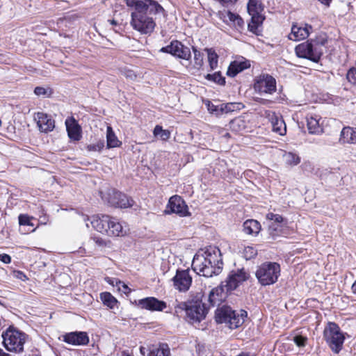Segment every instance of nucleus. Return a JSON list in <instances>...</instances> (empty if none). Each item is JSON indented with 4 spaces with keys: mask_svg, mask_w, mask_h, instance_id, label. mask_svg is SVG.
Listing matches in <instances>:
<instances>
[{
    "mask_svg": "<svg viewBox=\"0 0 356 356\" xmlns=\"http://www.w3.org/2000/svg\"><path fill=\"white\" fill-rule=\"evenodd\" d=\"M132 9L130 22L132 28L141 34H150L156 23L154 16L163 12V7L154 0H125Z\"/></svg>",
    "mask_w": 356,
    "mask_h": 356,
    "instance_id": "f257e3e1",
    "label": "nucleus"
},
{
    "mask_svg": "<svg viewBox=\"0 0 356 356\" xmlns=\"http://www.w3.org/2000/svg\"><path fill=\"white\" fill-rule=\"evenodd\" d=\"M111 217L108 215H96L92 217L90 223L92 227L100 233H107Z\"/></svg>",
    "mask_w": 356,
    "mask_h": 356,
    "instance_id": "a211bd4d",
    "label": "nucleus"
},
{
    "mask_svg": "<svg viewBox=\"0 0 356 356\" xmlns=\"http://www.w3.org/2000/svg\"><path fill=\"white\" fill-rule=\"evenodd\" d=\"M254 89L259 94L272 95L276 91V80L270 74H261L255 77Z\"/></svg>",
    "mask_w": 356,
    "mask_h": 356,
    "instance_id": "1a4fd4ad",
    "label": "nucleus"
},
{
    "mask_svg": "<svg viewBox=\"0 0 356 356\" xmlns=\"http://www.w3.org/2000/svg\"><path fill=\"white\" fill-rule=\"evenodd\" d=\"M34 93L37 96H42V97H49L52 92L51 90L49 88H44L43 87L38 86L34 90Z\"/></svg>",
    "mask_w": 356,
    "mask_h": 356,
    "instance_id": "ea45409f",
    "label": "nucleus"
},
{
    "mask_svg": "<svg viewBox=\"0 0 356 356\" xmlns=\"http://www.w3.org/2000/svg\"><path fill=\"white\" fill-rule=\"evenodd\" d=\"M218 56L214 51L209 50L208 51V61L211 70H215L218 67Z\"/></svg>",
    "mask_w": 356,
    "mask_h": 356,
    "instance_id": "4c0bfd02",
    "label": "nucleus"
},
{
    "mask_svg": "<svg viewBox=\"0 0 356 356\" xmlns=\"http://www.w3.org/2000/svg\"><path fill=\"white\" fill-rule=\"evenodd\" d=\"M270 122L273 127V131L280 136H284L286 133V126L284 121V120L282 118V117H280L275 113H273L270 116Z\"/></svg>",
    "mask_w": 356,
    "mask_h": 356,
    "instance_id": "b1692460",
    "label": "nucleus"
},
{
    "mask_svg": "<svg viewBox=\"0 0 356 356\" xmlns=\"http://www.w3.org/2000/svg\"><path fill=\"white\" fill-rule=\"evenodd\" d=\"M261 229L260 223L253 219L247 220L243 223V231L247 234L256 236Z\"/></svg>",
    "mask_w": 356,
    "mask_h": 356,
    "instance_id": "393cba45",
    "label": "nucleus"
},
{
    "mask_svg": "<svg viewBox=\"0 0 356 356\" xmlns=\"http://www.w3.org/2000/svg\"><path fill=\"white\" fill-rule=\"evenodd\" d=\"M148 356H170V350L167 343H160L159 346H152Z\"/></svg>",
    "mask_w": 356,
    "mask_h": 356,
    "instance_id": "a878e982",
    "label": "nucleus"
},
{
    "mask_svg": "<svg viewBox=\"0 0 356 356\" xmlns=\"http://www.w3.org/2000/svg\"><path fill=\"white\" fill-rule=\"evenodd\" d=\"M194 54V65L196 68H200L203 65L204 54L198 51L195 47H192Z\"/></svg>",
    "mask_w": 356,
    "mask_h": 356,
    "instance_id": "c9c22d12",
    "label": "nucleus"
},
{
    "mask_svg": "<svg viewBox=\"0 0 356 356\" xmlns=\"http://www.w3.org/2000/svg\"><path fill=\"white\" fill-rule=\"evenodd\" d=\"M0 261L4 264H10L11 262V257L7 254H1Z\"/></svg>",
    "mask_w": 356,
    "mask_h": 356,
    "instance_id": "3c124183",
    "label": "nucleus"
},
{
    "mask_svg": "<svg viewBox=\"0 0 356 356\" xmlns=\"http://www.w3.org/2000/svg\"><path fill=\"white\" fill-rule=\"evenodd\" d=\"M250 15L251 22L248 24V30L255 33L259 26L263 23L265 18L261 13Z\"/></svg>",
    "mask_w": 356,
    "mask_h": 356,
    "instance_id": "c756f323",
    "label": "nucleus"
},
{
    "mask_svg": "<svg viewBox=\"0 0 356 356\" xmlns=\"http://www.w3.org/2000/svg\"><path fill=\"white\" fill-rule=\"evenodd\" d=\"M35 120L37 122L38 127L42 132L48 133L55 127V121L52 118L43 112H38L34 116Z\"/></svg>",
    "mask_w": 356,
    "mask_h": 356,
    "instance_id": "2eb2a0df",
    "label": "nucleus"
},
{
    "mask_svg": "<svg viewBox=\"0 0 356 356\" xmlns=\"http://www.w3.org/2000/svg\"><path fill=\"white\" fill-rule=\"evenodd\" d=\"M164 212L166 214L176 213L181 217L190 215L188 206L185 201L179 195H173L169 199Z\"/></svg>",
    "mask_w": 356,
    "mask_h": 356,
    "instance_id": "9b49d317",
    "label": "nucleus"
},
{
    "mask_svg": "<svg viewBox=\"0 0 356 356\" xmlns=\"http://www.w3.org/2000/svg\"><path fill=\"white\" fill-rule=\"evenodd\" d=\"M13 274H14V276L17 278V279H19L21 280H24L26 279V276L25 275V274L22 272V271H19V270H15L13 272Z\"/></svg>",
    "mask_w": 356,
    "mask_h": 356,
    "instance_id": "603ef678",
    "label": "nucleus"
},
{
    "mask_svg": "<svg viewBox=\"0 0 356 356\" xmlns=\"http://www.w3.org/2000/svg\"><path fill=\"white\" fill-rule=\"evenodd\" d=\"M96 243H98L99 245H103L104 244V241L102 238H97L96 239Z\"/></svg>",
    "mask_w": 356,
    "mask_h": 356,
    "instance_id": "e2e57ef3",
    "label": "nucleus"
},
{
    "mask_svg": "<svg viewBox=\"0 0 356 356\" xmlns=\"http://www.w3.org/2000/svg\"><path fill=\"white\" fill-rule=\"evenodd\" d=\"M63 341L73 346H85L89 343V337L85 332H72L63 336Z\"/></svg>",
    "mask_w": 356,
    "mask_h": 356,
    "instance_id": "f3484780",
    "label": "nucleus"
},
{
    "mask_svg": "<svg viewBox=\"0 0 356 356\" xmlns=\"http://www.w3.org/2000/svg\"><path fill=\"white\" fill-rule=\"evenodd\" d=\"M257 254V250L252 246H247L243 252V257L246 260H250L254 258Z\"/></svg>",
    "mask_w": 356,
    "mask_h": 356,
    "instance_id": "e433bc0d",
    "label": "nucleus"
},
{
    "mask_svg": "<svg viewBox=\"0 0 356 356\" xmlns=\"http://www.w3.org/2000/svg\"><path fill=\"white\" fill-rule=\"evenodd\" d=\"M221 253L217 248H210L202 253L196 254L193 259L192 267L198 275L211 277L218 275L222 268Z\"/></svg>",
    "mask_w": 356,
    "mask_h": 356,
    "instance_id": "f03ea898",
    "label": "nucleus"
},
{
    "mask_svg": "<svg viewBox=\"0 0 356 356\" xmlns=\"http://www.w3.org/2000/svg\"><path fill=\"white\" fill-rule=\"evenodd\" d=\"M207 106H208V110L210 113H215L217 115H220V104L216 106V105L209 102Z\"/></svg>",
    "mask_w": 356,
    "mask_h": 356,
    "instance_id": "de8ad7c7",
    "label": "nucleus"
},
{
    "mask_svg": "<svg viewBox=\"0 0 356 356\" xmlns=\"http://www.w3.org/2000/svg\"><path fill=\"white\" fill-rule=\"evenodd\" d=\"M263 10V7L257 0H249L248 3V11L250 15H255L261 13Z\"/></svg>",
    "mask_w": 356,
    "mask_h": 356,
    "instance_id": "72a5a7b5",
    "label": "nucleus"
},
{
    "mask_svg": "<svg viewBox=\"0 0 356 356\" xmlns=\"http://www.w3.org/2000/svg\"><path fill=\"white\" fill-rule=\"evenodd\" d=\"M205 78L209 81L215 82L221 86L225 84V78L221 75L220 72H215L213 74H207Z\"/></svg>",
    "mask_w": 356,
    "mask_h": 356,
    "instance_id": "f704fd0d",
    "label": "nucleus"
},
{
    "mask_svg": "<svg viewBox=\"0 0 356 356\" xmlns=\"http://www.w3.org/2000/svg\"><path fill=\"white\" fill-rule=\"evenodd\" d=\"M275 213H268L266 214V218L270 220H273Z\"/></svg>",
    "mask_w": 356,
    "mask_h": 356,
    "instance_id": "bf43d9fd",
    "label": "nucleus"
},
{
    "mask_svg": "<svg viewBox=\"0 0 356 356\" xmlns=\"http://www.w3.org/2000/svg\"><path fill=\"white\" fill-rule=\"evenodd\" d=\"M100 299L104 305L110 309H113L118 303L117 299L109 292H102L100 293Z\"/></svg>",
    "mask_w": 356,
    "mask_h": 356,
    "instance_id": "7c9ffc66",
    "label": "nucleus"
},
{
    "mask_svg": "<svg viewBox=\"0 0 356 356\" xmlns=\"http://www.w3.org/2000/svg\"><path fill=\"white\" fill-rule=\"evenodd\" d=\"M27 335L17 330L13 326H10L2 333L3 344L5 348L10 352L16 353L24 350V345Z\"/></svg>",
    "mask_w": 356,
    "mask_h": 356,
    "instance_id": "0eeeda50",
    "label": "nucleus"
},
{
    "mask_svg": "<svg viewBox=\"0 0 356 356\" xmlns=\"http://www.w3.org/2000/svg\"><path fill=\"white\" fill-rule=\"evenodd\" d=\"M339 143L341 144H356V128L343 127L340 134Z\"/></svg>",
    "mask_w": 356,
    "mask_h": 356,
    "instance_id": "412c9836",
    "label": "nucleus"
},
{
    "mask_svg": "<svg viewBox=\"0 0 356 356\" xmlns=\"http://www.w3.org/2000/svg\"><path fill=\"white\" fill-rule=\"evenodd\" d=\"M351 289H352V291L354 294H356V280L355 281V282L352 285V287H351Z\"/></svg>",
    "mask_w": 356,
    "mask_h": 356,
    "instance_id": "052dcab7",
    "label": "nucleus"
},
{
    "mask_svg": "<svg viewBox=\"0 0 356 356\" xmlns=\"http://www.w3.org/2000/svg\"><path fill=\"white\" fill-rule=\"evenodd\" d=\"M229 26H233L236 29H242L244 26L243 19L236 13H229Z\"/></svg>",
    "mask_w": 356,
    "mask_h": 356,
    "instance_id": "2f4dec72",
    "label": "nucleus"
},
{
    "mask_svg": "<svg viewBox=\"0 0 356 356\" xmlns=\"http://www.w3.org/2000/svg\"><path fill=\"white\" fill-rule=\"evenodd\" d=\"M229 13H232L231 11H219L217 13L218 17L223 21L227 24H229Z\"/></svg>",
    "mask_w": 356,
    "mask_h": 356,
    "instance_id": "49530a36",
    "label": "nucleus"
},
{
    "mask_svg": "<svg viewBox=\"0 0 356 356\" xmlns=\"http://www.w3.org/2000/svg\"><path fill=\"white\" fill-rule=\"evenodd\" d=\"M134 200L127 195L119 192L113 191L109 194L108 203L113 207L120 208L131 207L134 204Z\"/></svg>",
    "mask_w": 356,
    "mask_h": 356,
    "instance_id": "4468645a",
    "label": "nucleus"
},
{
    "mask_svg": "<svg viewBox=\"0 0 356 356\" xmlns=\"http://www.w3.org/2000/svg\"><path fill=\"white\" fill-rule=\"evenodd\" d=\"M346 79L353 85H356V67H350L347 74Z\"/></svg>",
    "mask_w": 356,
    "mask_h": 356,
    "instance_id": "a19ab883",
    "label": "nucleus"
},
{
    "mask_svg": "<svg viewBox=\"0 0 356 356\" xmlns=\"http://www.w3.org/2000/svg\"><path fill=\"white\" fill-rule=\"evenodd\" d=\"M243 120H241V119H235L234 120L232 121L231 124H232V126L234 127H235L236 125H238L239 126L241 123H243Z\"/></svg>",
    "mask_w": 356,
    "mask_h": 356,
    "instance_id": "6e6d98bb",
    "label": "nucleus"
},
{
    "mask_svg": "<svg viewBox=\"0 0 356 356\" xmlns=\"http://www.w3.org/2000/svg\"><path fill=\"white\" fill-rule=\"evenodd\" d=\"M307 122L309 134H318L322 132V128L319 124V119L317 117L310 116L307 118Z\"/></svg>",
    "mask_w": 356,
    "mask_h": 356,
    "instance_id": "cd10ccee",
    "label": "nucleus"
},
{
    "mask_svg": "<svg viewBox=\"0 0 356 356\" xmlns=\"http://www.w3.org/2000/svg\"><path fill=\"white\" fill-rule=\"evenodd\" d=\"M19 224L20 225H24V226H31V227H33V224L31 222V218L27 216V215H24V214H20L19 216Z\"/></svg>",
    "mask_w": 356,
    "mask_h": 356,
    "instance_id": "79ce46f5",
    "label": "nucleus"
},
{
    "mask_svg": "<svg viewBox=\"0 0 356 356\" xmlns=\"http://www.w3.org/2000/svg\"><path fill=\"white\" fill-rule=\"evenodd\" d=\"M138 305L142 309L159 312H161L167 307L165 302L159 300L154 297H147L139 300Z\"/></svg>",
    "mask_w": 356,
    "mask_h": 356,
    "instance_id": "dca6fc26",
    "label": "nucleus"
},
{
    "mask_svg": "<svg viewBox=\"0 0 356 356\" xmlns=\"http://www.w3.org/2000/svg\"><path fill=\"white\" fill-rule=\"evenodd\" d=\"M160 51L170 54L176 58L186 60H189L191 58L190 48L178 40H172L170 44L162 47Z\"/></svg>",
    "mask_w": 356,
    "mask_h": 356,
    "instance_id": "9d476101",
    "label": "nucleus"
},
{
    "mask_svg": "<svg viewBox=\"0 0 356 356\" xmlns=\"http://www.w3.org/2000/svg\"><path fill=\"white\" fill-rule=\"evenodd\" d=\"M116 281V286L118 287L120 291H122L124 293H129L131 291V289L122 282L120 280Z\"/></svg>",
    "mask_w": 356,
    "mask_h": 356,
    "instance_id": "09e8293b",
    "label": "nucleus"
},
{
    "mask_svg": "<svg viewBox=\"0 0 356 356\" xmlns=\"http://www.w3.org/2000/svg\"><path fill=\"white\" fill-rule=\"evenodd\" d=\"M327 42V40L325 37H316L315 39L308 40L297 45L295 51L299 58L318 63L323 54Z\"/></svg>",
    "mask_w": 356,
    "mask_h": 356,
    "instance_id": "7ed1b4c3",
    "label": "nucleus"
},
{
    "mask_svg": "<svg viewBox=\"0 0 356 356\" xmlns=\"http://www.w3.org/2000/svg\"><path fill=\"white\" fill-rule=\"evenodd\" d=\"M181 312H185L186 321L195 325L205 319L208 308L202 300L179 302L175 306V312L178 315Z\"/></svg>",
    "mask_w": 356,
    "mask_h": 356,
    "instance_id": "20e7f679",
    "label": "nucleus"
},
{
    "mask_svg": "<svg viewBox=\"0 0 356 356\" xmlns=\"http://www.w3.org/2000/svg\"><path fill=\"white\" fill-rule=\"evenodd\" d=\"M235 108L236 104L234 103H229L227 104H221L220 107V114L232 112L234 111Z\"/></svg>",
    "mask_w": 356,
    "mask_h": 356,
    "instance_id": "37998d69",
    "label": "nucleus"
},
{
    "mask_svg": "<svg viewBox=\"0 0 356 356\" xmlns=\"http://www.w3.org/2000/svg\"><path fill=\"white\" fill-rule=\"evenodd\" d=\"M172 280L175 289L181 292L187 291L192 283V277L188 270H177Z\"/></svg>",
    "mask_w": 356,
    "mask_h": 356,
    "instance_id": "ddd939ff",
    "label": "nucleus"
},
{
    "mask_svg": "<svg viewBox=\"0 0 356 356\" xmlns=\"http://www.w3.org/2000/svg\"><path fill=\"white\" fill-rule=\"evenodd\" d=\"M346 335V333L334 322H328L323 332L326 345L334 354H339L342 350Z\"/></svg>",
    "mask_w": 356,
    "mask_h": 356,
    "instance_id": "39448f33",
    "label": "nucleus"
},
{
    "mask_svg": "<svg viewBox=\"0 0 356 356\" xmlns=\"http://www.w3.org/2000/svg\"><path fill=\"white\" fill-rule=\"evenodd\" d=\"M321 4L325 6L326 7H330V3L332 0H318Z\"/></svg>",
    "mask_w": 356,
    "mask_h": 356,
    "instance_id": "4d7b16f0",
    "label": "nucleus"
},
{
    "mask_svg": "<svg viewBox=\"0 0 356 356\" xmlns=\"http://www.w3.org/2000/svg\"><path fill=\"white\" fill-rule=\"evenodd\" d=\"M284 157L286 163L289 165H298L300 161V157L297 154L292 152L286 153L284 155Z\"/></svg>",
    "mask_w": 356,
    "mask_h": 356,
    "instance_id": "58836bf2",
    "label": "nucleus"
},
{
    "mask_svg": "<svg viewBox=\"0 0 356 356\" xmlns=\"http://www.w3.org/2000/svg\"><path fill=\"white\" fill-rule=\"evenodd\" d=\"M283 220H284V218L281 215H279V214L274 215V218H273L274 222L280 223V222H283Z\"/></svg>",
    "mask_w": 356,
    "mask_h": 356,
    "instance_id": "5fc2aeb1",
    "label": "nucleus"
},
{
    "mask_svg": "<svg viewBox=\"0 0 356 356\" xmlns=\"http://www.w3.org/2000/svg\"><path fill=\"white\" fill-rule=\"evenodd\" d=\"M106 143L108 149L119 147L122 144L110 126L107 127L106 129Z\"/></svg>",
    "mask_w": 356,
    "mask_h": 356,
    "instance_id": "bb28decb",
    "label": "nucleus"
},
{
    "mask_svg": "<svg viewBox=\"0 0 356 356\" xmlns=\"http://www.w3.org/2000/svg\"><path fill=\"white\" fill-rule=\"evenodd\" d=\"M248 278V274L243 269L232 270L229 273L227 280L222 283L227 293L236 289L238 286Z\"/></svg>",
    "mask_w": 356,
    "mask_h": 356,
    "instance_id": "f8f14e48",
    "label": "nucleus"
},
{
    "mask_svg": "<svg viewBox=\"0 0 356 356\" xmlns=\"http://www.w3.org/2000/svg\"><path fill=\"white\" fill-rule=\"evenodd\" d=\"M110 222V229L106 233L108 236H119L122 234V226L116 218L111 217Z\"/></svg>",
    "mask_w": 356,
    "mask_h": 356,
    "instance_id": "c85d7f7f",
    "label": "nucleus"
},
{
    "mask_svg": "<svg viewBox=\"0 0 356 356\" xmlns=\"http://www.w3.org/2000/svg\"><path fill=\"white\" fill-rule=\"evenodd\" d=\"M0 356H10L9 354L5 353L2 349L0 348Z\"/></svg>",
    "mask_w": 356,
    "mask_h": 356,
    "instance_id": "680f3d73",
    "label": "nucleus"
},
{
    "mask_svg": "<svg viewBox=\"0 0 356 356\" xmlns=\"http://www.w3.org/2000/svg\"><path fill=\"white\" fill-rule=\"evenodd\" d=\"M115 280H118L117 279L115 278H106V282L110 284H112V285H115L116 286V281Z\"/></svg>",
    "mask_w": 356,
    "mask_h": 356,
    "instance_id": "13d9d810",
    "label": "nucleus"
},
{
    "mask_svg": "<svg viewBox=\"0 0 356 356\" xmlns=\"http://www.w3.org/2000/svg\"><path fill=\"white\" fill-rule=\"evenodd\" d=\"M222 136H223L224 137H229V136H230V135H229V133L226 132V133H225V134H223Z\"/></svg>",
    "mask_w": 356,
    "mask_h": 356,
    "instance_id": "0e129e2a",
    "label": "nucleus"
},
{
    "mask_svg": "<svg viewBox=\"0 0 356 356\" xmlns=\"http://www.w3.org/2000/svg\"><path fill=\"white\" fill-rule=\"evenodd\" d=\"M247 316L245 311H241V314L236 313L230 307L222 305L217 308L215 312V319L218 323H225L231 329H235L241 325Z\"/></svg>",
    "mask_w": 356,
    "mask_h": 356,
    "instance_id": "423d86ee",
    "label": "nucleus"
},
{
    "mask_svg": "<svg viewBox=\"0 0 356 356\" xmlns=\"http://www.w3.org/2000/svg\"><path fill=\"white\" fill-rule=\"evenodd\" d=\"M293 341L298 347H305L307 341V337L302 335H296L293 338Z\"/></svg>",
    "mask_w": 356,
    "mask_h": 356,
    "instance_id": "c03bdc74",
    "label": "nucleus"
},
{
    "mask_svg": "<svg viewBox=\"0 0 356 356\" xmlns=\"http://www.w3.org/2000/svg\"><path fill=\"white\" fill-rule=\"evenodd\" d=\"M111 23H112V24H116V22H115V20H113V21L111 22Z\"/></svg>",
    "mask_w": 356,
    "mask_h": 356,
    "instance_id": "69168bd1",
    "label": "nucleus"
},
{
    "mask_svg": "<svg viewBox=\"0 0 356 356\" xmlns=\"http://www.w3.org/2000/svg\"><path fill=\"white\" fill-rule=\"evenodd\" d=\"M124 75L131 80H134L136 77V75L134 73V72L131 70H124Z\"/></svg>",
    "mask_w": 356,
    "mask_h": 356,
    "instance_id": "8fccbe9b",
    "label": "nucleus"
},
{
    "mask_svg": "<svg viewBox=\"0 0 356 356\" xmlns=\"http://www.w3.org/2000/svg\"><path fill=\"white\" fill-rule=\"evenodd\" d=\"M250 64L248 60H234L229 65L227 74L234 77L237 74L250 67Z\"/></svg>",
    "mask_w": 356,
    "mask_h": 356,
    "instance_id": "5701e85b",
    "label": "nucleus"
},
{
    "mask_svg": "<svg viewBox=\"0 0 356 356\" xmlns=\"http://www.w3.org/2000/svg\"><path fill=\"white\" fill-rule=\"evenodd\" d=\"M225 289L223 286H217L212 289L208 296V301L211 306H214L216 304L221 302L226 297L224 292Z\"/></svg>",
    "mask_w": 356,
    "mask_h": 356,
    "instance_id": "4be33fe9",
    "label": "nucleus"
},
{
    "mask_svg": "<svg viewBox=\"0 0 356 356\" xmlns=\"http://www.w3.org/2000/svg\"><path fill=\"white\" fill-rule=\"evenodd\" d=\"M312 29V26L308 24H305L304 26L293 25L291 32L289 35V39L293 41L304 40L309 35V31Z\"/></svg>",
    "mask_w": 356,
    "mask_h": 356,
    "instance_id": "aec40b11",
    "label": "nucleus"
},
{
    "mask_svg": "<svg viewBox=\"0 0 356 356\" xmlns=\"http://www.w3.org/2000/svg\"><path fill=\"white\" fill-rule=\"evenodd\" d=\"M153 134L155 137H159L161 140L166 141L170 138V131L163 129L160 125H156L153 130Z\"/></svg>",
    "mask_w": 356,
    "mask_h": 356,
    "instance_id": "473e14b6",
    "label": "nucleus"
},
{
    "mask_svg": "<svg viewBox=\"0 0 356 356\" xmlns=\"http://www.w3.org/2000/svg\"><path fill=\"white\" fill-rule=\"evenodd\" d=\"M255 275L262 286L273 284L280 275V266L276 262H265L258 267Z\"/></svg>",
    "mask_w": 356,
    "mask_h": 356,
    "instance_id": "6e6552de",
    "label": "nucleus"
},
{
    "mask_svg": "<svg viewBox=\"0 0 356 356\" xmlns=\"http://www.w3.org/2000/svg\"><path fill=\"white\" fill-rule=\"evenodd\" d=\"M104 147V141L99 140L96 144L89 145L88 149L89 151L101 152Z\"/></svg>",
    "mask_w": 356,
    "mask_h": 356,
    "instance_id": "a18cd8bd",
    "label": "nucleus"
},
{
    "mask_svg": "<svg viewBox=\"0 0 356 356\" xmlns=\"http://www.w3.org/2000/svg\"><path fill=\"white\" fill-rule=\"evenodd\" d=\"M149 348H145L143 346H141L140 348V352L143 356H148V353H149Z\"/></svg>",
    "mask_w": 356,
    "mask_h": 356,
    "instance_id": "864d4df0",
    "label": "nucleus"
},
{
    "mask_svg": "<svg viewBox=\"0 0 356 356\" xmlns=\"http://www.w3.org/2000/svg\"><path fill=\"white\" fill-rule=\"evenodd\" d=\"M65 123L69 138L75 141L79 140L81 138V128L74 118H67Z\"/></svg>",
    "mask_w": 356,
    "mask_h": 356,
    "instance_id": "6ab92c4d",
    "label": "nucleus"
}]
</instances>
